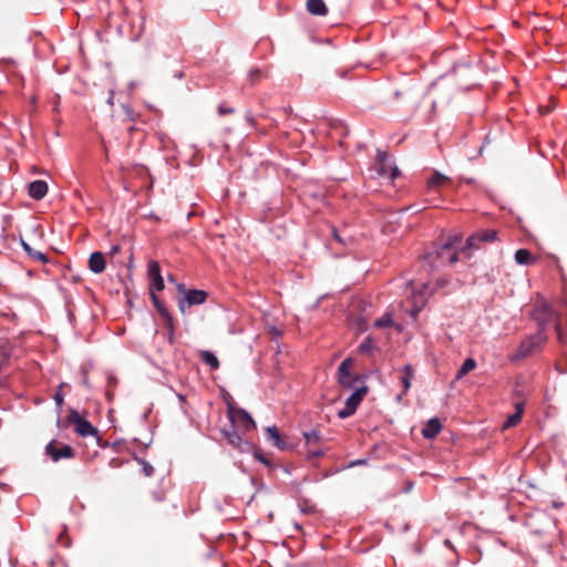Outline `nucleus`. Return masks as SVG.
Segmentation results:
<instances>
[{
    "mask_svg": "<svg viewBox=\"0 0 567 567\" xmlns=\"http://www.w3.org/2000/svg\"><path fill=\"white\" fill-rule=\"evenodd\" d=\"M458 254L457 250H450L447 247L441 245L422 257L421 267L425 272L430 274L440 266L455 264L458 260Z\"/></svg>",
    "mask_w": 567,
    "mask_h": 567,
    "instance_id": "obj_1",
    "label": "nucleus"
},
{
    "mask_svg": "<svg viewBox=\"0 0 567 567\" xmlns=\"http://www.w3.org/2000/svg\"><path fill=\"white\" fill-rule=\"evenodd\" d=\"M547 336L544 331H537L522 340L517 350L509 357L512 362L520 361L528 355L539 351L546 343Z\"/></svg>",
    "mask_w": 567,
    "mask_h": 567,
    "instance_id": "obj_2",
    "label": "nucleus"
},
{
    "mask_svg": "<svg viewBox=\"0 0 567 567\" xmlns=\"http://www.w3.org/2000/svg\"><path fill=\"white\" fill-rule=\"evenodd\" d=\"M227 414L230 422V426H234L236 429L239 427L245 432H249L256 427L255 421L245 409L235 408L231 404H228Z\"/></svg>",
    "mask_w": 567,
    "mask_h": 567,
    "instance_id": "obj_3",
    "label": "nucleus"
},
{
    "mask_svg": "<svg viewBox=\"0 0 567 567\" xmlns=\"http://www.w3.org/2000/svg\"><path fill=\"white\" fill-rule=\"evenodd\" d=\"M375 159V169L380 177L394 181L400 175L398 166L385 151L378 150Z\"/></svg>",
    "mask_w": 567,
    "mask_h": 567,
    "instance_id": "obj_4",
    "label": "nucleus"
},
{
    "mask_svg": "<svg viewBox=\"0 0 567 567\" xmlns=\"http://www.w3.org/2000/svg\"><path fill=\"white\" fill-rule=\"evenodd\" d=\"M409 285L411 286L414 303L411 310V316L416 318L425 303L426 297L430 296L432 291L430 290L429 281H420L416 286L414 280H410Z\"/></svg>",
    "mask_w": 567,
    "mask_h": 567,
    "instance_id": "obj_5",
    "label": "nucleus"
},
{
    "mask_svg": "<svg viewBox=\"0 0 567 567\" xmlns=\"http://www.w3.org/2000/svg\"><path fill=\"white\" fill-rule=\"evenodd\" d=\"M176 288L179 292L184 293V297L178 301V308L182 312L185 311V305L187 306H199L206 302L208 293L200 289H185L183 284H177Z\"/></svg>",
    "mask_w": 567,
    "mask_h": 567,
    "instance_id": "obj_6",
    "label": "nucleus"
},
{
    "mask_svg": "<svg viewBox=\"0 0 567 567\" xmlns=\"http://www.w3.org/2000/svg\"><path fill=\"white\" fill-rule=\"evenodd\" d=\"M69 421L75 425V432L82 436H95L100 440L99 430L90 421L81 416L76 410H71L68 416Z\"/></svg>",
    "mask_w": 567,
    "mask_h": 567,
    "instance_id": "obj_7",
    "label": "nucleus"
},
{
    "mask_svg": "<svg viewBox=\"0 0 567 567\" xmlns=\"http://www.w3.org/2000/svg\"><path fill=\"white\" fill-rule=\"evenodd\" d=\"M302 436L307 447L308 458L321 457L324 455V451L319 446V443L322 441V434L318 429L303 432Z\"/></svg>",
    "mask_w": 567,
    "mask_h": 567,
    "instance_id": "obj_8",
    "label": "nucleus"
},
{
    "mask_svg": "<svg viewBox=\"0 0 567 567\" xmlns=\"http://www.w3.org/2000/svg\"><path fill=\"white\" fill-rule=\"evenodd\" d=\"M532 317L538 324V331L545 332L546 327L555 320V311L548 303L538 302L533 309Z\"/></svg>",
    "mask_w": 567,
    "mask_h": 567,
    "instance_id": "obj_9",
    "label": "nucleus"
},
{
    "mask_svg": "<svg viewBox=\"0 0 567 567\" xmlns=\"http://www.w3.org/2000/svg\"><path fill=\"white\" fill-rule=\"evenodd\" d=\"M351 358H347L340 363L338 369V380L344 388L355 390L358 388L357 384L362 382V380L359 375L351 373Z\"/></svg>",
    "mask_w": 567,
    "mask_h": 567,
    "instance_id": "obj_10",
    "label": "nucleus"
},
{
    "mask_svg": "<svg viewBox=\"0 0 567 567\" xmlns=\"http://www.w3.org/2000/svg\"><path fill=\"white\" fill-rule=\"evenodd\" d=\"M367 390L368 389L365 385L357 388L354 392L347 399L344 408L338 411V416L340 419H348L353 415L361 401L363 400Z\"/></svg>",
    "mask_w": 567,
    "mask_h": 567,
    "instance_id": "obj_11",
    "label": "nucleus"
},
{
    "mask_svg": "<svg viewBox=\"0 0 567 567\" xmlns=\"http://www.w3.org/2000/svg\"><path fill=\"white\" fill-rule=\"evenodd\" d=\"M497 239V231L495 229H481L473 233L467 239L461 251L467 249L478 248L481 243H493Z\"/></svg>",
    "mask_w": 567,
    "mask_h": 567,
    "instance_id": "obj_12",
    "label": "nucleus"
},
{
    "mask_svg": "<svg viewBox=\"0 0 567 567\" xmlns=\"http://www.w3.org/2000/svg\"><path fill=\"white\" fill-rule=\"evenodd\" d=\"M45 454L56 463L62 458H72L74 450L69 444L59 445L56 441L52 440L45 446Z\"/></svg>",
    "mask_w": 567,
    "mask_h": 567,
    "instance_id": "obj_13",
    "label": "nucleus"
},
{
    "mask_svg": "<svg viewBox=\"0 0 567 567\" xmlns=\"http://www.w3.org/2000/svg\"><path fill=\"white\" fill-rule=\"evenodd\" d=\"M147 278L150 281L148 289L150 295L162 291L165 287L164 279L161 274L159 264L155 260H151L147 265Z\"/></svg>",
    "mask_w": 567,
    "mask_h": 567,
    "instance_id": "obj_14",
    "label": "nucleus"
},
{
    "mask_svg": "<svg viewBox=\"0 0 567 567\" xmlns=\"http://www.w3.org/2000/svg\"><path fill=\"white\" fill-rule=\"evenodd\" d=\"M266 439L280 451H288L292 449L291 444L279 433V430L275 425L266 429Z\"/></svg>",
    "mask_w": 567,
    "mask_h": 567,
    "instance_id": "obj_15",
    "label": "nucleus"
},
{
    "mask_svg": "<svg viewBox=\"0 0 567 567\" xmlns=\"http://www.w3.org/2000/svg\"><path fill=\"white\" fill-rule=\"evenodd\" d=\"M221 432L228 444L233 447L238 449L239 451H246L248 449V441L243 439L236 427L229 425V427L224 429Z\"/></svg>",
    "mask_w": 567,
    "mask_h": 567,
    "instance_id": "obj_16",
    "label": "nucleus"
},
{
    "mask_svg": "<svg viewBox=\"0 0 567 567\" xmlns=\"http://www.w3.org/2000/svg\"><path fill=\"white\" fill-rule=\"evenodd\" d=\"M28 194L35 200L42 199L48 194V184L44 181L37 179L29 184Z\"/></svg>",
    "mask_w": 567,
    "mask_h": 567,
    "instance_id": "obj_17",
    "label": "nucleus"
},
{
    "mask_svg": "<svg viewBox=\"0 0 567 567\" xmlns=\"http://www.w3.org/2000/svg\"><path fill=\"white\" fill-rule=\"evenodd\" d=\"M106 261L105 257L100 251H94L89 258V268L94 274H101L105 270Z\"/></svg>",
    "mask_w": 567,
    "mask_h": 567,
    "instance_id": "obj_18",
    "label": "nucleus"
},
{
    "mask_svg": "<svg viewBox=\"0 0 567 567\" xmlns=\"http://www.w3.org/2000/svg\"><path fill=\"white\" fill-rule=\"evenodd\" d=\"M442 430V424L437 417L430 419L422 429L424 439H434Z\"/></svg>",
    "mask_w": 567,
    "mask_h": 567,
    "instance_id": "obj_19",
    "label": "nucleus"
},
{
    "mask_svg": "<svg viewBox=\"0 0 567 567\" xmlns=\"http://www.w3.org/2000/svg\"><path fill=\"white\" fill-rule=\"evenodd\" d=\"M306 8L312 16L323 17L328 13V8L323 0H307Z\"/></svg>",
    "mask_w": 567,
    "mask_h": 567,
    "instance_id": "obj_20",
    "label": "nucleus"
},
{
    "mask_svg": "<svg viewBox=\"0 0 567 567\" xmlns=\"http://www.w3.org/2000/svg\"><path fill=\"white\" fill-rule=\"evenodd\" d=\"M21 246L23 248V250L27 252V255L33 259V260H37V261H40L42 264H45L48 262V257L45 254L39 251V250H35L33 249L28 243H25L23 239H21Z\"/></svg>",
    "mask_w": 567,
    "mask_h": 567,
    "instance_id": "obj_21",
    "label": "nucleus"
},
{
    "mask_svg": "<svg viewBox=\"0 0 567 567\" xmlns=\"http://www.w3.org/2000/svg\"><path fill=\"white\" fill-rule=\"evenodd\" d=\"M515 260L518 265L528 266L535 262L536 259L528 249L522 248L516 250Z\"/></svg>",
    "mask_w": 567,
    "mask_h": 567,
    "instance_id": "obj_22",
    "label": "nucleus"
},
{
    "mask_svg": "<svg viewBox=\"0 0 567 567\" xmlns=\"http://www.w3.org/2000/svg\"><path fill=\"white\" fill-rule=\"evenodd\" d=\"M414 378V370L411 364H405L403 374L401 375V383L403 385V394H406L411 388V381Z\"/></svg>",
    "mask_w": 567,
    "mask_h": 567,
    "instance_id": "obj_23",
    "label": "nucleus"
},
{
    "mask_svg": "<svg viewBox=\"0 0 567 567\" xmlns=\"http://www.w3.org/2000/svg\"><path fill=\"white\" fill-rule=\"evenodd\" d=\"M476 368V361L473 358H467L462 363L461 368L457 370L455 379L461 380L464 378L468 372L474 370Z\"/></svg>",
    "mask_w": 567,
    "mask_h": 567,
    "instance_id": "obj_24",
    "label": "nucleus"
},
{
    "mask_svg": "<svg viewBox=\"0 0 567 567\" xmlns=\"http://www.w3.org/2000/svg\"><path fill=\"white\" fill-rule=\"evenodd\" d=\"M447 181H450V178L446 175L435 171L432 174V176L427 179V187L430 189H435Z\"/></svg>",
    "mask_w": 567,
    "mask_h": 567,
    "instance_id": "obj_25",
    "label": "nucleus"
},
{
    "mask_svg": "<svg viewBox=\"0 0 567 567\" xmlns=\"http://www.w3.org/2000/svg\"><path fill=\"white\" fill-rule=\"evenodd\" d=\"M200 359L205 364H207L212 370H217L219 368V360L212 351H202Z\"/></svg>",
    "mask_w": 567,
    "mask_h": 567,
    "instance_id": "obj_26",
    "label": "nucleus"
},
{
    "mask_svg": "<svg viewBox=\"0 0 567 567\" xmlns=\"http://www.w3.org/2000/svg\"><path fill=\"white\" fill-rule=\"evenodd\" d=\"M133 460L136 461L142 466V472L146 477H151L154 475V467L146 460L138 457L136 455L133 456Z\"/></svg>",
    "mask_w": 567,
    "mask_h": 567,
    "instance_id": "obj_27",
    "label": "nucleus"
},
{
    "mask_svg": "<svg viewBox=\"0 0 567 567\" xmlns=\"http://www.w3.org/2000/svg\"><path fill=\"white\" fill-rule=\"evenodd\" d=\"M151 300L156 309V311L158 312L159 316H163L165 315V312H168V309L166 308V306L161 301L159 297L157 296V293H151Z\"/></svg>",
    "mask_w": 567,
    "mask_h": 567,
    "instance_id": "obj_28",
    "label": "nucleus"
},
{
    "mask_svg": "<svg viewBox=\"0 0 567 567\" xmlns=\"http://www.w3.org/2000/svg\"><path fill=\"white\" fill-rule=\"evenodd\" d=\"M11 355H12V350L9 347L8 340L0 339V357L4 361H7V360H9L11 358Z\"/></svg>",
    "mask_w": 567,
    "mask_h": 567,
    "instance_id": "obj_29",
    "label": "nucleus"
},
{
    "mask_svg": "<svg viewBox=\"0 0 567 567\" xmlns=\"http://www.w3.org/2000/svg\"><path fill=\"white\" fill-rule=\"evenodd\" d=\"M522 420V416H520V411H515L512 415H509L507 417V420L504 422L503 424V429H509V427H513L515 426L516 424L519 423V421Z\"/></svg>",
    "mask_w": 567,
    "mask_h": 567,
    "instance_id": "obj_30",
    "label": "nucleus"
},
{
    "mask_svg": "<svg viewBox=\"0 0 567 567\" xmlns=\"http://www.w3.org/2000/svg\"><path fill=\"white\" fill-rule=\"evenodd\" d=\"M393 324V320L390 313H384L381 318L374 321V326L378 328H388Z\"/></svg>",
    "mask_w": 567,
    "mask_h": 567,
    "instance_id": "obj_31",
    "label": "nucleus"
},
{
    "mask_svg": "<svg viewBox=\"0 0 567 567\" xmlns=\"http://www.w3.org/2000/svg\"><path fill=\"white\" fill-rule=\"evenodd\" d=\"M461 244V237L458 235H454L447 238V240L442 244L447 247L450 250H457V246Z\"/></svg>",
    "mask_w": 567,
    "mask_h": 567,
    "instance_id": "obj_32",
    "label": "nucleus"
},
{
    "mask_svg": "<svg viewBox=\"0 0 567 567\" xmlns=\"http://www.w3.org/2000/svg\"><path fill=\"white\" fill-rule=\"evenodd\" d=\"M373 348V340L371 337H367L362 342L361 344L359 346V351L361 353H369L371 352Z\"/></svg>",
    "mask_w": 567,
    "mask_h": 567,
    "instance_id": "obj_33",
    "label": "nucleus"
},
{
    "mask_svg": "<svg viewBox=\"0 0 567 567\" xmlns=\"http://www.w3.org/2000/svg\"><path fill=\"white\" fill-rule=\"evenodd\" d=\"M164 322L165 330H175L174 319L172 315L168 312H165V315L161 316Z\"/></svg>",
    "mask_w": 567,
    "mask_h": 567,
    "instance_id": "obj_34",
    "label": "nucleus"
},
{
    "mask_svg": "<svg viewBox=\"0 0 567 567\" xmlns=\"http://www.w3.org/2000/svg\"><path fill=\"white\" fill-rule=\"evenodd\" d=\"M254 456L256 460H258L260 463H262L265 466L272 468L274 464L271 461L260 451H255Z\"/></svg>",
    "mask_w": 567,
    "mask_h": 567,
    "instance_id": "obj_35",
    "label": "nucleus"
},
{
    "mask_svg": "<svg viewBox=\"0 0 567 567\" xmlns=\"http://www.w3.org/2000/svg\"><path fill=\"white\" fill-rule=\"evenodd\" d=\"M62 386H63V383L59 386V389L56 390V392L53 395V400H54L58 409H62V405L64 403V395L61 391Z\"/></svg>",
    "mask_w": 567,
    "mask_h": 567,
    "instance_id": "obj_36",
    "label": "nucleus"
},
{
    "mask_svg": "<svg viewBox=\"0 0 567 567\" xmlns=\"http://www.w3.org/2000/svg\"><path fill=\"white\" fill-rule=\"evenodd\" d=\"M555 329H556V332H557V339L559 341V343L561 344H567V336L564 334V332L561 331V328L558 323L555 324Z\"/></svg>",
    "mask_w": 567,
    "mask_h": 567,
    "instance_id": "obj_37",
    "label": "nucleus"
},
{
    "mask_svg": "<svg viewBox=\"0 0 567 567\" xmlns=\"http://www.w3.org/2000/svg\"><path fill=\"white\" fill-rule=\"evenodd\" d=\"M234 112H235L234 107H226L223 104H219L218 107H217V113L220 116H224V115H227V114H233Z\"/></svg>",
    "mask_w": 567,
    "mask_h": 567,
    "instance_id": "obj_38",
    "label": "nucleus"
},
{
    "mask_svg": "<svg viewBox=\"0 0 567 567\" xmlns=\"http://www.w3.org/2000/svg\"><path fill=\"white\" fill-rule=\"evenodd\" d=\"M245 121L250 125L251 127L256 126V120L254 117V114L251 111H247L245 114Z\"/></svg>",
    "mask_w": 567,
    "mask_h": 567,
    "instance_id": "obj_39",
    "label": "nucleus"
},
{
    "mask_svg": "<svg viewBox=\"0 0 567 567\" xmlns=\"http://www.w3.org/2000/svg\"><path fill=\"white\" fill-rule=\"evenodd\" d=\"M332 235L333 238L341 245H346V240L339 235L338 230L333 227L332 228Z\"/></svg>",
    "mask_w": 567,
    "mask_h": 567,
    "instance_id": "obj_40",
    "label": "nucleus"
},
{
    "mask_svg": "<svg viewBox=\"0 0 567 567\" xmlns=\"http://www.w3.org/2000/svg\"><path fill=\"white\" fill-rule=\"evenodd\" d=\"M165 334H166V339H167V341H168L171 344H173V343H174V338H175V330H167V331L165 332Z\"/></svg>",
    "mask_w": 567,
    "mask_h": 567,
    "instance_id": "obj_41",
    "label": "nucleus"
},
{
    "mask_svg": "<svg viewBox=\"0 0 567 567\" xmlns=\"http://www.w3.org/2000/svg\"><path fill=\"white\" fill-rule=\"evenodd\" d=\"M117 384V379L114 375L107 377V385L109 386H115Z\"/></svg>",
    "mask_w": 567,
    "mask_h": 567,
    "instance_id": "obj_42",
    "label": "nucleus"
},
{
    "mask_svg": "<svg viewBox=\"0 0 567 567\" xmlns=\"http://www.w3.org/2000/svg\"><path fill=\"white\" fill-rule=\"evenodd\" d=\"M121 251V246L120 245H113L110 249V255L111 256H114L116 255L117 252Z\"/></svg>",
    "mask_w": 567,
    "mask_h": 567,
    "instance_id": "obj_43",
    "label": "nucleus"
},
{
    "mask_svg": "<svg viewBox=\"0 0 567 567\" xmlns=\"http://www.w3.org/2000/svg\"><path fill=\"white\" fill-rule=\"evenodd\" d=\"M176 396L182 404L186 403V396L184 394L177 393Z\"/></svg>",
    "mask_w": 567,
    "mask_h": 567,
    "instance_id": "obj_44",
    "label": "nucleus"
},
{
    "mask_svg": "<svg viewBox=\"0 0 567 567\" xmlns=\"http://www.w3.org/2000/svg\"><path fill=\"white\" fill-rule=\"evenodd\" d=\"M515 410L516 411H520V415L523 414V411H524V404L522 402H518L515 404Z\"/></svg>",
    "mask_w": 567,
    "mask_h": 567,
    "instance_id": "obj_45",
    "label": "nucleus"
},
{
    "mask_svg": "<svg viewBox=\"0 0 567 567\" xmlns=\"http://www.w3.org/2000/svg\"><path fill=\"white\" fill-rule=\"evenodd\" d=\"M365 460H355L351 463V466L365 464Z\"/></svg>",
    "mask_w": 567,
    "mask_h": 567,
    "instance_id": "obj_46",
    "label": "nucleus"
},
{
    "mask_svg": "<svg viewBox=\"0 0 567 567\" xmlns=\"http://www.w3.org/2000/svg\"><path fill=\"white\" fill-rule=\"evenodd\" d=\"M270 331H271V333H272V334H275V336H280V331H279L276 327H271V328H270Z\"/></svg>",
    "mask_w": 567,
    "mask_h": 567,
    "instance_id": "obj_47",
    "label": "nucleus"
},
{
    "mask_svg": "<svg viewBox=\"0 0 567 567\" xmlns=\"http://www.w3.org/2000/svg\"><path fill=\"white\" fill-rule=\"evenodd\" d=\"M82 383H83V385L89 386V379H87L86 373H84V377H83Z\"/></svg>",
    "mask_w": 567,
    "mask_h": 567,
    "instance_id": "obj_48",
    "label": "nucleus"
},
{
    "mask_svg": "<svg viewBox=\"0 0 567 567\" xmlns=\"http://www.w3.org/2000/svg\"><path fill=\"white\" fill-rule=\"evenodd\" d=\"M113 96H114V93L113 92H110V96L107 99V103L113 105Z\"/></svg>",
    "mask_w": 567,
    "mask_h": 567,
    "instance_id": "obj_49",
    "label": "nucleus"
},
{
    "mask_svg": "<svg viewBox=\"0 0 567 567\" xmlns=\"http://www.w3.org/2000/svg\"><path fill=\"white\" fill-rule=\"evenodd\" d=\"M444 545H445L446 547H449V548H452V543H451V540H450V539H445V540H444Z\"/></svg>",
    "mask_w": 567,
    "mask_h": 567,
    "instance_id": "obj_50",
    "label": "nucleus"
},
{
    "mask_svg": "<svg viewBox=\"0 0 567 567\" xmlns=\"http://www.w3.org/2000/svg\"><path fill=\"white\" fill-rule=\"evenodd\" d=\"M175 78L183 79L184 78V73L183 72H178V73L175 74Z\"/></svg>",
    "mask_w": 567,
    "mask_h": 567,
    "instance_id": "obj_51",
    "label": "nucleus"
},
{
    "mask_svg": "<svg viewBox=\"0 0 567 567\" xmlns=\"http://www.w3.org/2000/svg\"><path fill=\"white\" fill-rule=\"evenodd\" d=\"M106 396L109 398L110 401L112 400V393L110 390L106 391Z\"/></svg>",
    "mask_w": 567,
    "mask_h": 567,
    "instance_id": "obj_52",
    "label": "nucleus"
},
{
    "mask_svg": "<svg viewBox=\"0 0 567 567\" xmlns=\"http://www.w3.org/2000/svg\"><path fill=\"white\" fill-rule=\"evenodd\" d=\"M258 73H259V71H258V70H255V71L251 73V75H255V74H258Z\"/></svg>",
    "mask_w": 567,
    "mask_h": 567,
    "instance_id": "obj_53",
    "label": "nucleus"
},
{
    "mask_svg": "<svg viewBox=\"0 0 567 567\" xmlns=\"http://www.w3.org/2000/svg\"><path fill=\"white\" fill-rule=\"evenodd\" d=\"M168 280L169 281H174L173 277L172 276H168Z\"/></svg>",
    "mask_w": 567,
    "mask_h": 567,
    "instance_id": "obj_54",
    "label": "nucleus"
}]
</instances>
